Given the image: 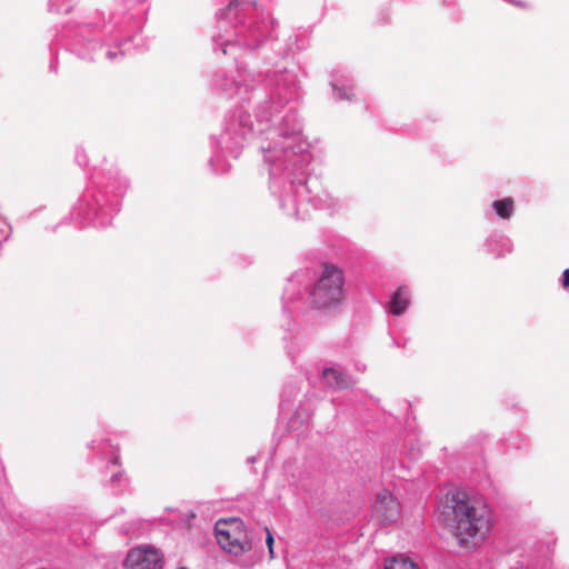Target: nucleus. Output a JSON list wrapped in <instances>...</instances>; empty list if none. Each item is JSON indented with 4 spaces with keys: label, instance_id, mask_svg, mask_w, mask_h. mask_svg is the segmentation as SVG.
Listing matches in <instances>:
<instances>
[{
    "label": "nucleus",
    "instance_id": "423d86ee",
    "mask_svg": "<svg viewBox=\"0 0 569 569\" xmlns=\"http://www.w3.org/2000/svg\"><path fill=\"white\" fill-rule=\"evenodd\" d=\"M322 379L327 387L333 390H345L353 387L350 377L336 368H326L322 371Z\"/></svg>",
    "mask_w": 569,
    "mask_h": 569
},
{
    "label": "nucleus",
    "instance_id": "7ed1b4c3",
    "mask_svg": "<svg viewBox=\"0 0 569 569\" xmlns=\"http://www.w3.org/2000/svg\"><path fill=\"white\" fill-rule=\"evenodd\" d=\"M214 531L219 546L230 555L240 556L252 549L247 527L239 518L218 520Z\"/></svg>",
    "mask_w": 569,
    "mask_h": 569
},
{
    "label": "nucleus",
    "instance_id": "9b49d317",
    "mask_svg": "<svg viewBox=\"0 0 569 569\" xmlns=\"http://www.w3.org/2000/svg\"><path fill=\"white\" fill-rule=\"evenodd\" d=\"M562 286H563L565 288H569V269H566V270L563 271Z\"/></svg>",
    "mask_w": 569,
    "mask_h": 569
},
{
    "label": "nucleus",
    "instance_id": "20e7f679",
    "mask_svg": "<svg viewBox=\"0 0 569 569\" xmlns=\"http://www.w3.org/2000/svg\"><path fill=\"white\" fill-rule=\"evenodd\" d=\"M163 553L151 545L130 549L124 560L126 569H163Z\"/></svg>",
    "mask_w": 569,
    "mask_h": 569
},
{
    "label": "nucleus",
    "instance_id": "39448f33",
    "mask_svg": "<svg viewBox=\"0 0 569 569\" xmlns=\"http://www.w3.org/2000/svg\"><path fill=\"white\" fill-rule=\"evenodd\" d=\"M400 511V502L389 490L382 489L378 492L372 508L377 519L381 522H393L399 518Z\"/></svg>",
    "mask_w": 569,
    "mask_h": 569
},
{
    "label": "nucleus",
    "instance_id": "f8f14e48",
    "mask_svg": "<svg viewBox=\"0 0 569 569\" xmlns=\"http://www.w3.org/2000/svg\"><path fill=\"white\" fill-rule=\"evenodd\" d=\"M178 569H186V568H184V567H180V568H178Z\"/></svg>",
    "mask_w": 569,
    "mask_h": 569
},
{
    "label": "nucleus",
    "instance_id": "1a4fd4ad",
    "mask_svg": "<svg viewBox=\"0 0 569 569\" xmlns=\"http://www.w3.org/2000/svg\"><path fill=\"white\" fill-rule=\"evenodd\" d=\"M385 569H419V567L410 558L397 556L386 562Z\"/></svg>",
    "mask_w": 569,
    "mask_h": 569
},
{
    "label": "nucleus",
    "instance_id": "f257e3e1",
    "mask_svg": "<svg viewBox=\"0 0 569 569\" xmlns=\"http://www.w3.org/2000/svg\"><path fill=\"white\" fill-rule=\"evenodd\" d=\"M441 516L448 532L465 549H473L483 542L493 527L488 505L465 491L446 495Z\"/></svg>",
    "mask_w": 569,
    "mask_h": 569
},
{
    "label": "nucleus",
    "instance_id": "6e6552de",
    "mask_svg": "<svg viewBox=\"0 0 569 569\" xmlns=\"http://www.w3.org/2000/svg\"><path fill=\"white\" fill-rule=\"evenodd\" d=\"M496 213L502 219H509L512 216L515 209V201L511 197L502 200H496L492 203Z\"/></svg>",
    "mask_w": 569,
    "mask_h": 569
},
{
    "label": "nucleus",
    "instance_id": "f03ea898",
    "mask_svg": "<svg viewBox=\"0 0 569 569\" xmlns=\"http://www.w3.org/2000/svg\"><path fill=\"white\" fill-rule=\"evenodd\" d=\"M343 298V270L332 262H321L318 280L310 293L311 307L317 310L332 309L340 305Z\"/></svg>",
    "mask_w": 569,
    "mask_h": 569
},
{
    "label": "nucleus",
    "instance_id": "0eeeda50",
    "mask_svg": "<svg viewBox=\"0 0 569 569\" xmlns=\"http://www.w3.org/2000/svg\"><path fill=\"white\" fill-rule=\"evenodd\" d=\"M409 290L407 287H399L393 293L390 302V311L395 316L401 315L409 306Z\"/></svg>",
    "mask_w": 569,
    "mask_h": 569
},
{
    "label": "nucleus",
    "instance_id": "9d476101",
    "mask_svg": "<svg viewBox=\"0 0 569 569\" xmlns=\"http://www.w3.org/2000/svg\"><path fill=\"white\" fill-rule=\"evenodd\" d=\"M266 533H267L266 543H267V547L269 550V555H270V558H273L274 539H273V536H272L271 531L269 530V528H266Z\"/></svg>",
    "mask_w": 569,
    "mask_h": 569
}]
</instances>
